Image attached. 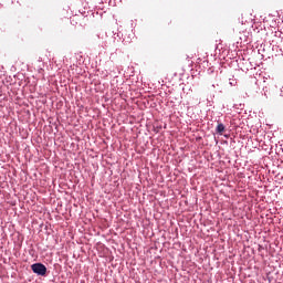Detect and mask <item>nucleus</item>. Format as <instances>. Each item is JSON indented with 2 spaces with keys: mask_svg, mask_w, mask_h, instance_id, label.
Listing matches in <instances>:
<instances>
[{
  "mask_svg": "<svg viewBox=\"0 0 283 283\" xmlns=\"http://www.w3.org/2000/svg\"><path fill=\"white\" fill-rule=\"evenodd\" d=\"M224 129H226L224 124L219 123L216 132H217V134H220V136H222V134H224Z\"/></svg>",
  "mask_w": 283,
  "mask_h": 283,
  "instance_id": "obj_2",
  "label": "nucleus"
},
{
  "mask_svg": "<svg viewBox=\"0 0 283 283\" xmlns=\"http://www.w3.org/2000/svg\"><path fill=\"white\" fill-rule=\"evenodd\" d=\"M31 270L36 275H45L48 273V268L43 263H34L31 265Z\"/></svg>",
  "mask_w": 283,
  "mask_h": 283,
  "instance_id": "obj_1",
  "label": "nucleus"
}]
</instances>
